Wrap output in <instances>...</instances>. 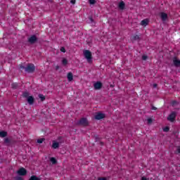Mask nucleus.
Masks as SVG:
<instances>
[{"mask_svg":"<svg viewBox=\"0 0 180 180\" xmlns=\"http://www.w3.org/2000/svg\"><path fill=\"white\" fill-rule=\"evenodd\" d=\"M84 56L88 63H92V53L89 50H85L83 52Z\"/></svg>","mask_w":180,"mask_h":180,"instance_id":"obj_2","label":"nucleus"},{"mask_svg":"<svg viewBox=\"0 0 180 180\" xmlns=\"http://www.w3.org/2000/svg\"><path fill=\"white\" fill-rule=\"evenodd\" d=\"M163 131H165L166 133L169 131V127H165V128H163Z\"/></svg>","mask_w":180,"mask_h":180,"instance_id":"obj_23","label":"nucleus"},{"mask_svg":"<svg viewBox=\"0 0 180 180\" xmlns=\"http://www.w3.org/2000/svg\"><path fill=\"white\" fill-rule=\"evenodd\" d=\"M147 121L148 124H151V123H153V119L151 118H148Z\"/></svg>","mask_w":180,"mask_h":180,"instance_id":"obj_25","label":"nucleus"},{"mask_svg":"<svg viewBox=\"0 0 180 180\" xmlns=\"http://www.w3.org/2000/svg\"><path fill=\"white\" fill-rule=\"evenodd\" d=\"M160 18H161L162 22H165V20H168V14L165 13H161Z\"/></svg>","mask_w":180,"mask_h":180,"instance_id":"obj_8","label":"nucleus"},{"mask_svg":"<svg viewBox=\"0 0 180 180\" xmlns=\"http://www.w3.org/2000/svg\"><path fill=\"white\" fill-rule=\"evenodd\" d=\"M141 26H147V25H148V19L143 20L141 22Z\"/></svg>","mask_w":180,"mask_h":180,"instance_id":"obj_13","label":"nucleus"},{"mask_svg":"<svg viewBox=\"0 0 180 180\" xmlns=\"http://www.w3.org/2000/svg\"><path fill=\"white\" fill-rule=\"evenodd\" d=\"M39 99H41V101H42L46 99V97H44V95H43V94H39Z\"/></svg>","mask_w":180,"mask_h":180,"instance_id":"obj_19","label":"nucleus"},{"mask_svg":"<svg viewBox=\"0 0 180 180\" xmlns=\"http://www.w3.org/2000/svg\"><path fill=\"white\" fill-rule=\"evenodd\" d=\"M89 2L90 4V5H95V4H96V0H89Z\"/></svg>","mask_w":180,"mask_h":180,"instance_id":"obj_22","label":"nucleus"},{"mask_svg":"<svg viewBox=\"0 0 180 180\" xmlns=\"http://www.w3.org/2000/svg\"><path fill=\"white\" fill-rule=\"evenodd\" d=\"M8 136V132L5 131H0V137H6Z\"/></svg>","mask_w":180,"mask_h":180,"instance_id":"obj_15","label":"nucleus"},{"mask_svg":"<svg viewBox=\"0 0 180 180\" xmlns=\"http://www.w3.org/2000/svg\"><path fill=\"white\" fill-rule=\"evenodd\" d=\"M58 147H60V143L56 141H53L52 143V148H58Z\"/></svg>","mask_w":180,"mask_h":180,"instance_id":"obj_10","label":"nucleus"},{"mask_svg":"<svg viewBox=\"0 0 180 180\" xmlns=\"http://www.w3.org/2000/svg\"><path fill=\"white\" fill-rule=\"evenodd\" d=\"M105 114L102 112H97L94 116V119H96V120H101L102 119H105Z\"/></svg>","mask_w":180,"mask_h":180,"instance_id":"obj_3","label":"nucleus"},{"mask_svg":"<svg viewBox=\"0 0 180 180\" xmlns=\"http://www.w3.org/2000/svg\"><path fill=\"white\" fill-rule=\"evenodd\" d=\"M173 63H174V65L176 66V67H179L180 65V60L176 59V58H174L173 60Z\"/></svg>","mask_w":180,"mask_h":180,"instance_id":"obj_12","label":"nucleus"},{"mask_svg":"<svg viewBox=\"0 0 180 180\" xmlns=\"http://www.w3.org/2000/svg\"><path fill=\"white\" fill-rule=\"evenodd\" d=\"M90 20L91 22H94V20L92 19V18H90Z\"/></svg>","mask_w":180,"mask_h":180,"instance_id":"obj_34","label":"nucleus"},{"mask_svg":"<svg viewBox=\"0 0 180 180\" xmlns=\"http://www.w3.org/2000/svg\"><path fill=\"white\" fill-rule=\"evenodd\" d=\"M43 141H44V138L37 139V143H38L39 144H41V143H43Z\"/></svg>","mask_w":180,"mask_h":180,"instance_id":"obj_20","label":"nucleus"},{"mask_svg":"<svg viewBox=\"0 0 180 180\" xmlns=\"http://www.w3.org/2000/svg\"><path fill=\"white\" fill-rule=\"evenodd\" d=\"M119 8H120V9H124V2L121 1L119 4Z\"/></svg>","mask_w":180,"mask_h":180,"instance_id":"obj_17","label":"nucleus"},{"mask_svg":"<svg viewBox=\"0 0 180 180\" xmlns=\"http://www.w3.org/2000/svg\"><path fill=\"white\" fill-rule=\"evenodd\" d=\"M177 151H178V153H180V148H177Z\"/></svg>","mask_w":180,"mask_h":180,"instance_id":"obj_33","label":"nucleus"},{"mask_svg":"<svg viewBox=\"0 0 180 180\" xmlns=\"http://www.w3.org/2000/svg\"><path fill=\"white\" fill-rule=\"evenodd\" d=\"M22 96L27 98V102H28L29 105H33L34 103V97L33 96H29L28 92H24Z\"/></svg>","mask_w":180,"mask_h":180,"instance_id":"obj_1","label":"nucleus"},{"mask_svg":"<svg viewBox=\"0 0 180 180\" xmlns=\"http://www.w3.org/2000/svg\"><path fill=\"white\" fill-rule=\"evenodd\" d=\"M154 88H157V84H154Z\"/></svg>","mask_w":180,"mask_h":180,"instance_id":"obj_36","label":"nucleus"},{"mask_svg":"<svg viewBox=\"0 0 180 180\" xmlns=\"http://www.w3.org/2000/svg\"><path fill=\"white\" fill-rule=\"evenodd\" d=\"M17 174H18V175H20V176H23L26 175V174H27V172L25 169V168L21 167V168H20V169L18 170Z\"/></svg>","mask_w":180,"mask_h":180,"instance_id":"obj_6","label":"nucleus"},{"mask_svg":"<svg viewBox=\"0 0 180 180\" xmlns=\"http://www.w3.org/2000/svg\"><path fill=\"white\" fill-rule=\"evenodd\" d=\"M142 59L144 60H147V56H143Z\"/></svg>","mask_w":180,"mask_h":180,"instance_id":"obj_28","label":"nucleus"},{"mask_svg":"<svg viewBox=\"0 0 180 180\" xmlns=\"http://www.w3.org/2000/svg\"><path fill=\"white\" fill-rule=\"evenodd\" d=\"M29 180H40V178L36 176H32Z\"/></svg>","mask_w":180,"mask_h":180,"instance_id":"obj_18","label":"nucleus"},{"mask_svg":"<svg viewBox=\"0 0 180 180\" xmlns=\"http://www.w3.org/2000/svg\"><path fill=\"white\" fill-rule=\"evenodd\" d=\"M78 124L82 126H88V120L86 118H82L79 122Z\"/></svg>","mask_w":180,"mask_h":180,"instance_id":"obj_7","label":"nucleus"},{"mask_svg":"<svg viewBox=\"0 0 180 180\" xmlns=\"http://www.w3.org/2000/svg\"><path fill=\"white\" fill-rule=\"evenodd\" d=\"M4 143H6V144H8V143H9V139L6 138L5 140H4Z\"/></svg>","mask_w":180,"mask_h":180,"instance_id":"obj_26","label":"nucleus"},{"mask_svg":"<svg viewBox=\"0 0 180 180\" xmlns=\"http://www.w3.org/2000/svg\"><path fill=\"white\" fill-rule=\"evenodd\" d=\"M176 117V112H172L167 117L169 122H174L175 118Z\"/></svg>","mask_w":180,"mask_h":180,"instance_id":"obj_5","label":"nucleus"},{"mask_svg":"<svg viewBox=\"0 0 180 180\" xmlns=\"http://www.w3.org/2000/svg\"><path fill=\"white\" fill-rule=\"evenodd\" d=\"M72 79H74V76L72 75V72H69L68 74V81H69V82H71Z\"/></svg>","mask_w":180,"mask_h":180,"instance_id":"obj_11","label":"nucleus"},{"mask_svg":"<svg viewBox=\"0 0 180 180\" xmlns=\"http://www.w3.org/2000/svg\"><path fill=\"white\" fill-rule=\"evenodd\" d=\"M12 88H13L14 89H16V88H18V83H13L12 84Z\"/></svg>","mask_w":180,"mask_h":180,"instance_id":"obj_24","label":"nucleus"},{"mask_svg":"<svg viewBox=\"0 0 180 180\" xmlns=\"http://www.w3.org/2000/svg\"><path fill=\"white\" fill-rule=\"evenodd\" d=\"M34 70H36V68H34V65L33 64H29L25 68V71L27 72H33Z\"/></svg>","mask_w":180,"mask_h":180,"instance_id":"obj_4","label":"nucleus"},{"mask_svg":"<svg viewBox=\"0 0 180 180\" xmlns=\"http://www.w3.org/2000/svg\"><path fill=\"white\" fill-rule=\"evenodd\" d=\"M60 51H61L62 53H65V48L61 47V48H60Z\"/></svg>","mask_w":180,"mask_h":180,"instance_id":"obj_27","label":"nucleus"},{"mask_svg":"<svg viewBox=\"0 0 180 180\" xmlns=\"http://www.w3.org/2000/svg\"><path fill=\"white\" fill-rule=\"evenodd\" d=\"M50 161L52 164H56L57 162V160L54 158H51Z\"/></svg>","mask_w":180,"mask_h":180,"instance_id":"obj_21","label":"nucleus"},{"mask_svg":"<svg viewBox=\"0 0 180 180\" xmlns=\"http://www.w3.org/2000/svg\"><path fill=\"white\" fill-rule=\"evenodd\" d=\"M141 180H148V179H147V178H146V176H143V177L141 178Z\"/></svg>","mask_w":180,"mask_h":180,"instance_id":"obj_29","label":"nucleus"},{"mask_svg":"<svg viewBox=\"0 0 180 180\" xmlns=\"http://www.w3.org/2000/svg\"><path fill=\"white\" fill-rule=\"evenodd\" d=\"M70 2L74 4H75V0H70Z\"/></svg>","mask_w":180,"mask_h":180,"instance_id":"obj_30","label":"nucleus"},{"mask_svg":"<svg viewBox=\"0 0 180 180\" xmlns=\"http://www.w3.org/2000/svg\"><path fill=\"white\" fill-rule=\"evenodd\" d=\"M37 39L36 38V36H32L31 37L29 38V41L30 43H34Z\"/></svg>","mask_w":180,"mask_h":180,"instance_id":"obj_14","label":"nucleus"},{"mask_svg":"<svg viewBox=\"0 0 180 180\" xmlns=\"http://www.w3.org/2000/svg\"><path fill=\"white\" fill-rule=\"evenodd\" d=\"M137 39H139V36L136 35V36L134 37V39L137 40Z\"/></svg>","mask_w":180,"mask_h":180,"instance_id":"obj_32","label":"nucleus"},{"mask_svg":"<svg viewBox=\"0 0 180 180\" xmlns=\"http://www.w3.org/2000/svg\"><path fill=\"white\" fill-rule=\"evenodd\" d=\"M172 105H173V106H174V105H176V101H173V102H172Z\"/></svg>","mask_w":180,"mask_h":180,"instance_id":"obj_31","label":"nucleus"},{"mask_svg":"<svg viewBox=\"0 0 180 180\" xmlns=\"http://www.w3.org/2000/svg\"><path fill=\"white\" fill-rule=\"evenodd\" d=\"M62 64L63 65H67V64H68V60H67V58H63Z\"/></svg>","mask_w":180,"mask_h":180,"instance_id":"obj_16","label":"nucleus"},{"mask_svg":"<svg viewBox=\"0 0 180 180\" xmlns=\"http://www.w3.org/2000/svg\"><path fill=\"white\" fill-rule=\"evenodd\" d=\"M153 110H155V109H157L155 107H153L152 108Z\"/></svg>","mask_w":180,"mask_h":180,"instance_id":"obj_35","label":"nucleus"},{"mask_svg":"<svg viewBox=\"0 0 180 180\" xmlns=\"http://www.w3.org/2000/svg\"><path fill=\"white\" fill-rule=\"evenodd\" d=\"M94 86L95 89H101V88H102V82H96V83H94Z\"/></svg>","mask_w":180,"mask_h":180,"instance_id":"obj_9","label":"nucleus"}]
</instances>
